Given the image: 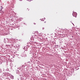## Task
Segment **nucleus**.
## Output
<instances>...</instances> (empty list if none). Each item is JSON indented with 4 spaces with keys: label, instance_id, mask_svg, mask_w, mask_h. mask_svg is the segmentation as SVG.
Masks as SVG:
<instances>
[{
    "label": "nucleus",
    "instance_id": "nucleus-1",
    "mask_svg": "<svg viewBox=\"0 0 80 80\" xmlns=\"http://www.w3.org/2000/svg\"><path fill=\"white\" fill-rule=\"evenodd\" d=\"M72 15L73 17H77V13L75 12H73L72 13Z\"/></svg>",
    "mask_w": 80,
    "mask_h": 80
},
{
    "label": "nucleus",
    "instance_id": "nucleus-2",
    "mask_svg": "<svg viewBox=\"0 0 80 80\" xmlns=\"http://www.w3.org/2000/svg\"><path fill=\"white\" fill-rule=\"evenodd\" d=\"M35 33H38V31H36L35 32Z\"/></svg>",
    "mask_w": 80,
    "mask_h": 80
},
{
    "label": "nucleus",
    "instance_id": "nucleus-3",
    "mask_svg": "<svg viewBox=\"0 0 80 80\" xmlns=\"http://www.w3.org/2000/svg\"><path fill=\"white\" fill-rule=\"evenodd\" d=\"M72 23L73 25H74V24H73V23Z\"/></svg>",
    "mask_w": 80,
    "mask_h": 80
}]
</instances>
